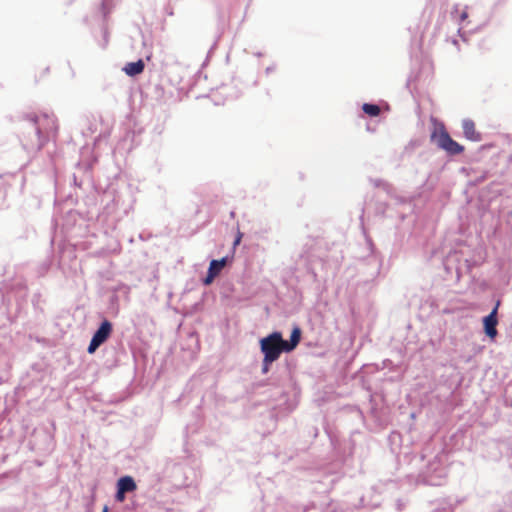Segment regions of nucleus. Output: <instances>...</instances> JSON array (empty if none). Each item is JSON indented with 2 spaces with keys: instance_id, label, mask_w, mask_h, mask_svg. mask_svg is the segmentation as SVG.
Masks as SVG:
<instances>
[{
  "instance_id": "obj_1",
  "label": "nucleus",
  "mask_w": 512,
  "mask_h": 512,
  "mask_svg": "<svg viewBox=\"0 0 512 512\" xmlns=\"http://www.w3.org/2000/svg\"><path fill=\"white\" fill-rule=\"evenodd\" d=\"M260 349L267 362H275L285 352L284 339L280 332H273L260 340Z\"/></svg>"
},
{
  "instance_id": "obj_2",
  "label": "nucleus",
  "mask_w": 512,
  "mask_h": 512,
  "mask_svg": "<svg viewBox=\"0 0 512 512\" xmlns=\"http://www.w3.org/2000/svg\"><path fill=\"white\" fill-rule=\"evenodd\" d=\"M432 140H435L438 147L450 155H458L464 151V147L453 140L447 132L444 124L440 123L431 134Z\"/></svg>"
},
{
  "instance_id": "obj_3",
  "label": "nucleus",
  "mask_w": 512,
  "mask_h": 512,
  "mask_svg": "<svg viewBox=\"0 0 512 512\" xmlns=\"http://www.w3.org/2000/svg\"><path fill=\"white\" fill-rule=\"evenodd\" d=\"M112 329L113 326L110 321L104 320L101 323L100 327L94 333L88 346L87 351L89 354L94 353L100 345L107 341V339L110 337L112 333Z\"/></svg>"
},
{
  "instance_id": "obj_4",
  "label": "nucleus",
  "mask_w": 512,
  "mask_h": 512,
  "mask_svg": "<svg viewBox=\"0 0 512 512\" xmlns=\"http://www.w3.org/2000/svg\"><path fill=\"white\" fill-rule=\"evenodd\" d=\"M226 264H227L226 257H223L219 260H212L210 262L208 272H207L205 279L203 280V283L205 285L211 284L213 282V280L220 274V272L226 266Z\"/></svg>"
},
{
  "instance_id": "obj_5",
  "label": "nucleus",
  "mask_w": 512,
  "mask_h": 512,
  "mask_svg": "<svg viewBox=\"0 0 512 512\" xmlns=\"http://www.w3.org/2000/svg\"><path fill=\"white\" fill-rule=\"evenodd\" d=\"M462 129L464 137L472 142H479L482 140V135L476 129V125L471 119H464L462 121Z\"/></svg>"
},
{
  "instance_id": "obj_6",
  "label": "nucleus",
  "mask_w": 512,
  "mask_h": 512,
  "mask_svg": "<svg viewBox=\"0 0 512 512\" xmlns=\"http://www.w3.org/2000/svg\"><path fill=\"white\" fill-rule=\"evenodd\" d=\"M497 309H498V305L483 320L485 333L491 339H494L497 335V329H496V326L498 323Z\"/></svg>"
},
{
  "instance_id": "obj_7",
  "label": "nucleus",
  "mask_w": 512,
  "mask_h": 512,
  "mask_svg": "<svg viewBox=\"0 0 512 512\" xmlns=\"http://www.w3.org/2000/svg\"><path fill=\"white\" fill-rule=\"evenodd\" d=\"M144 68H145V64H144L143 60L139 59L136 62L127 63L124 66L123 71L125 72L126 75L133 77V76L141 74L144 71Z\"/></svg>"
},
{
  "instance_id": "obj_8",
  "label": "nucleus",
  "mask_w": 512,
  "mask_h": 512,
  "mask_svg": "<svg viewBox=\"0 0 512 512\" xmlns=\"http://www.w3.org/2000/svg\"><path fill=\"white\" fill-rule=\"evenodd\" d=\"M301 340V330L299 327H295L291 333L290 340H284L285 352H290L296 348Z\"/></svg>"
},
{
  "instance_id": "obj_9",
  "label": "nucleus",
  "mask_w": 512,
  "mask_h": 512,
  "mask_svg": "<svg viewBox=\"0 0 512 512\" xmlns=\"http://www.w3.org/2000/svg\"><path fill=\"white\" fill-rule=\"evenodd\" d=\"M117 488L123 490V492H133L137 486L134 479L131 476L121 477L117 482Z\"/></svg>"
},
{
  "instance_id": "obj_10",
  "label": "nucleus",
  "mask_w": 512,
  "mask_h": 512,
  "mask_svg": "<svg viewBox=\"0 0 512 512\" xmlns=\"http://www.w3.org/2000/svg\"><path fill=\"white\" fill-rule=\"evenodd\" d=\"M451 17L455 20L459 25H463L465 20L468 18V12L466 7H460L456 5L451 11Z\"/></svg>"
},
{
  "instance_id": "obj_11",
  "label": "nucleus",
  "mask_w": 512,
  "mask_h": 512,
  "mask_svg": "<svg viewBox=\"0 0 512 512\" xmlns=\"http://www.w3.org/2000/svg\"><path fill=\"white\" fill-rule=\"evenodd\" d=\"M362 109L363 111L369 115V116H372V117H376L380 114V107L378 105H375V104H369V103H365L363 106H362Z\"/></svg>"
},
{
  "instance_id": "obj_12",
  "label": "nucleus",
  "mask_w": 512,
  "mask_h": 512,
  "mask_svg": "<svg viewBox=\"0 0 512 512\" xmlns=\"http://www.w3.org/2000/svg\"><path fill=\"white\" fill-rule=\"evenodd\" d=\"M115 498L118 502H123L125 500V492H123V490L117 488V493L115 495Z\"/></svg>"
},
{
  "instance_id": "obj_13",
  "label": "nucleus",
  "mask_w": 512,
  "mask_h": 512,
  "mask_svg": "<svg viewBox=\"0 0 512 512\" xmlns=\"http://www.w3.org/2000/svg\"><path fill=\"white\" fill-rule=\"evenodd\" d=\"M272 363H273V362H267V361H266V358H263L262 372H263V373H267V372L269 371L270 365H271Z\"/></svg>"
},
{
  "instance_id": "obj_14",
  "label": "nucleus",
  "mask_w": 512,
  "mask_h": 512,
  "mask_svg": "<svg viewBox=\"0 0 512 512\" xmlns=\"http://www.w3.org/2000/svg\"><path fill=\"white\" fill-rule=\"evenodd\" d=\"M242 237H243V234L238 230L237 232V236L233 242V246L236 247L237 245L240 244L241 240H242Z\"/></svg>"
},
{
  "instance_id": "obj_15",
  "label": "nucleus",
  "mask_w": 512,
  "mask_h": 512,
  "mask_svg": "<svg viewBox=\"0 0 512 512\" xmlns=\"http://www.w3.org/2000/svg\"><path fill=\"white\" fill-rule=\"evenodd\" d=\"M102 512H108V507H107V506H105V507L103 508V511H102Z\"/></svg>"
}]
</instances>
